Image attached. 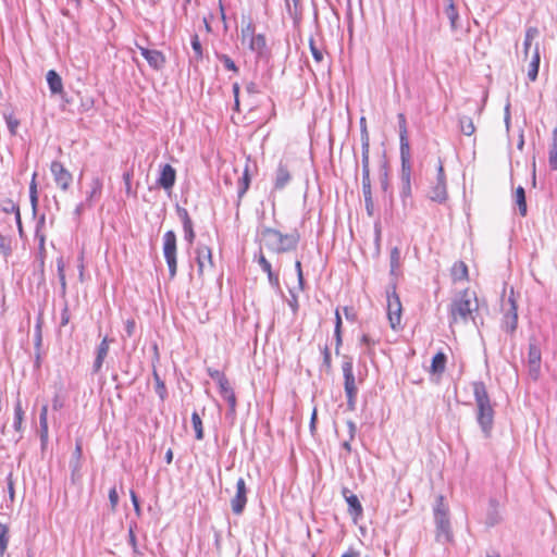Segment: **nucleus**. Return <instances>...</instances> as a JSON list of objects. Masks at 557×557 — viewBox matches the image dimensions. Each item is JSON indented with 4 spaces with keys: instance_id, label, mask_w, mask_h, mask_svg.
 Segmentation results:
<instances>
[{
    "instance_id": "6e6d98bb",
    "label": "nucleus",
    "mask_w": 557,
    "mask_h": 557,
    "mask_svg": "<svg viewBox=\"0 0 557 557\" xmlns=\"http://www.w3.org/2000/svg\"><path fill=\"white\" fill-rule=\"evenodd\" d=\"M10 210L15 213V220H16L18 230L22 231V222H21V214H20L18 207L15 206V203L10 202V207H7L5 211H10Z\"/></svg>"
},
{
    "instance_id": "5fc2aeb1",
    "label": "nucleus",
    "mask_w": 557,
    "mask_h": 557,
    "mask_svg": "<svg viewBox=\"0 0 557 557\" xmlns=\"http://www.w3.org/2000/svg\"><path fill=\"white\" fill-rule=\"evenodd\" d=\"M400 197L404 202L411 197V183H401Z\"/></svg>"
},
{
    "instance_id": "ddd939ff",
    "label": "nucleus",
    "mask_w": 557,
    "mask_h": 557,
    "mask_svg": "<svg viewBox=\"0 0 557 557\" xmlns=\"http://www.w3.org/2000/svg\"><path fill=\"white\" fill-rule=\"evenodd\" d=\"M137 48L140 51V54L147 60L148 64L157 71H160L165 65V57L164 54L154 49H148L137 45Z\"/></svg>"
},
{
    "instance_id": "f03ea898",
    "label": "nucleus",
    "mask_w": 557,
    "mask_h": 557,
    "mask_svg": "<svg viewBox=\"0 0 557 557\" xmlns=\"http://www.w3.org/2000/svg\"><path fill=\"white\" fill-rule=\"evenodd\" d=\"M473 395L476 404V421L485 436L490 435L494 422V409L483 382L472 384Z\"/></svg>"
},
{
    "instance_id": "37998d69",
    "label": "nucleus",
    "mask_w": 557,
    "mask_h": 557,
    "mask_svg": "<svg viewBox=\"0 0 557 557\" xmlns=\"http://www.w3.org/2000/svg\"><path fill=\"white\" fill-rule=\"evenodd\" d=\"M190 45L194 50V59L199 61L202 59V47L197 34H194L190 38Z\"/></svg>"
},
{
    "instance_id": "09e8293b",
    "label": "nucleus",
    "mask_w": 557,
    "mask_h": 557,
    "mask_svg": "<svg viewBox=\"0 0 557 557\" xmlns=\"http://www.w3.org/2000/svg\"><path fill=\"white\" fill-rule=\"evenodd\" d=\"M4 117H5V123H7V126L10 131V133L12 135H15L16 128L20 125V121L16 117H14L12 114H8Z\"/></svg>"
},
{
    "instance_id": "9b49d317",
    "label": "nucleus",
    "mask_w": 557,
    "mask_h": 557,
    "mask_svg": "<svg viewBox=\"0 0 557 557\" xmlns=\"http://www.w3.org/2000/svg\"><path fill=\"white\" fill-rule=\"evenodd\" d=\"M247 493L248 488L246 486V482L244 478H239L236 482V492L235 495L231 498V508L232 512L236 516H240L247 505Z\"/></svg>"
},
{
    "instance_id": "393cba45",
    "label": "nucleus",
    "mask_w": 557,
    "mask_h": 557,
    "mask_svg": "<svg viewBox=\"0 0 557 557\" xmlns=\"http://www.w3.org/2000/svg\"><path fill=\"white\" fill-rule=\"evenodd\" d=\"M258 263L262 271L267 273L270 285L275 289H280L278 274L272 271L271 263L267 260L262 252H260L258 256Z\"/></svg>"
},
{
    "instance_id": "b1692460",
    "label": "nucleus",
    "mask_w": 557,
    "mask_h": 557,
    "mask_svg": "<svg viewBox=\"0 0 557 557\" xmlns=\"http://www.w3.org/2000/svg\"><path fill=\"white\" fill-rule=\"evenodd\" d=\"M508 302L510 305V308L508 309V312L504 317L503 326L507 332L512 333L517 327L518 313L516 301L512 298H509Z\"/></svg>"
},
{
    "instance_id": "a18cd8bd",
    "label": "nucleus",
    "mask_w": 557,
    "mask_h": 557,
    "mask_svg": "<svg viewBox=\"0 0 557 557\" xmlns=\"http://www.w3.org/2000/svg\"><path fill=\"white\" fill-rule=\"evenodd\" d=\"M218 60L223 63L224 67L227 71H232L234 73L238 72V67L235 62L227 54H218Z\"/></svg>"
},
{
    "instance_id": "72a5a7b5",
    "label": "nucleus",
    "mask_w": 557,
    "mask_h": 557,
    "mask_svg": "<svg viewBox=\"0 0 557 557\" xmlns=\"http://www.w3.org/2000/svg\"><path fill=\"white\" fill-rule=\"evenodd\" d=\"M451 277L454 281H462L468 277V268L462 261H458L453 265Z\"/></svg>"
},
{
    "instance_id": "0e129e2a",
    "label": "nucleus",
    "mask_w": 557,
    "mask_h": 557,
    "mask_svg": "<svg viewBox=\"0 0 557 557\" xmlns=\"http://www.w3.org/2000/svg\"><path fill=\"white\" fill-rule=\"evenodd\" d=\"M70 322V312L67 307H64L61 312V326L67 325Z\"/></svg>"
},
{
    "instance_id": "c03bdc74",
    "label": "nucleus",
    "mask_w": 557,
    "mask_h": 557,
    "mask_svg": "<svg viewBox=\"0 0 557 557\" xmlns=\"http://www.w3.org/2000/svg\"><path fill=\"white\" fill-rule=\"evenodd\" d=\"M153 377H154V382H156V393L158 394V396L160 397L161 400H164L168 395L165 384L160 379L157 371H153Z\"/></svg>"
},
{
    "instance_id": "aec40b11",
    "label": "nucleus",
    "mask_w": 557,
    "mask_h": 557,
    "mask_svg": "<svg viewBox=\"0 0 557 557\" xmlns=\"http://www.w3.org/2000/svg\"><path fill=\"white\" fill-rule=\"evenodd\" d=\"M292 181V175L288 170V166L283 162L278 163V166L275 171L274 177V189L282 190L287 186V184Z\"/></svg>"
},
{
    "instance_id": "4be33fe9",
    "label": "nucleus",
    "mask_w": 557,
    "mask_h": 557,
    "mask_svg": "<svg viewBox=\"0 0 557 557\" xmlns=\"http://www.w3.org/2000/svg\"><path fill=\"white\" fill-rule=\"evenodd\" d=\"M401 170L400 183H411V152L410 149L400 150Z\"/></svg>"
},
{
    "instance_id": "4c0bfd02",
    "label": "nucleus",
    "mask_w": 557,
    "mask_h": 557,
    "mask_svg": "<svg viewBox=\"0 0 557 557\" xmlns=\"http://www.w3.org/2000/svg\"><path fill=\"white\" fill-rule=\"evenodd\" d=\"M23 420H24V410L22 409L21 403L17 401L14 406L13 428L18 433H22Z\"/></svg>"
},
{
    "instance_id": "c9c22d12",
    "label": "nucleus",
    "mask_w": 557,
    "mask_h": 557,
    "mask_svg": "<svg viewBox=\"0 0 557 557\" xmlns=\"http://www.w3.org/2000/svg\"><path fill=\"white\" fill-rule=\"evenodd\" d=\"M459 126H460V131L466 136H471L475 132V126H474L473 120L469 116H466V115L460 116L459 117Z\"/></svg>"
},
{
    "instance_id": "f3484780",
    "label": "nucleus",
    "mask_w": 557,
    "mask_h": 557,
    "mask_svg": "<svg viewBox=\"0 0 557 557\" xmlns=\"http://www.w3.org/2000/svg\"><path fill=\"white\" fill-rule=\"evenodd\" d=\"M177 214L182 221L183 230H184V239L191 245L195 240V232L193 227V221L184 208H177Z\"/></svg>"
},
{
    "instance_id": "603ef678",
    "label": "nucleus",
    "mask_w": 557,
    "mask_h": 557,
    "mask_svg": "<svg viewBox=\"0 0 557 557\" xmlns=\"http://www.w3.org/2000/svg\"><path fill=\"white\" fill-rule=\"evenodd\" d=\"M296 272H297V278H298V288L299 290H304L305 288V278L304 273L301 269V262L299 260L295 263Z\"/></svg>"
},
{
    "instance_id": "4468645a",
    "label": "nucleus",
    "mask_w": 557,
    "mask_h": 557,
    "mask_svg": "<svg viewBox=\"0 0 557 557\" xmlns=\"http://www.w3.org/2000/svg\"><path fill=\"white\" fill-rule=\"evenodd\" d=\"M197 253V264H198V273L200 275L203 274L206 270L213 269V260H212V251L211 249L206 245H198L196 249Z\"/></svg>"
},
{
    "instance_id": "6ab92c4d",
    "label": "nucleus",
    "mask_w": 557,
    "mask_h": 557,
    "mask_svg": "<svg viewBox=\"0 0 557 557\" xmlns=\"http://www.w3.org/2000/svg\"><path fill=\"white\" fill-rule=\"evenodd\" d=\"M176 180V172L174 168L170 164H164L161 168L160 176L158 178V184L164 189H171Z\"/></svg>"
},
{
    "instance_id": "a19ab883",
    "label": "nucleus",
    "mask_w": 557,
    "mask_h": 557,
    "mask_svg": "<svg viewBox=\"0 0 557 557\" xmlns=\"http://www.w3.org/2000/svg\"><path fill=\"white\" fill-rule=\"evenodd\" d=\"M191 423H193V428L195 430L196 438L198 441H201L205 436L202 421H201L200 416L196 411H194L191 414Z\"/></svg>"
},
{
    "instance_id": "bb28decb",
    "label": "nucleus",
    "mask_w": 557,
    "mask_h": 557,
    "mask_svg": "<svg viewBox=\"0 0 557 557\" xmlns=\"http://www.w3.org/2000/svg\"><path fill=\"white\" fill-rule=\"evenodd\" d=\"M444 12L450 23L451 32H457L460 28V17L455 7L454 0H447V5Z\"/></svg>"
},
{
    "instance_id": "c85d7f7f",
    "label": "nucleus",
    "mask_w": 557,
    "mask_h": 557,
    "mask_svg": "<svg viewBox=\"0 0 557 557\" xmlns=\"http://www.w3.org/2000/svg\"><path fill=\"white\" fill-rule=\"evenodd\" d=\"M539 35H540V30L537 27L530 26L527 28L524 40H523V58H524V60L528 59L532 42L539 37Z\"/></svg>"
},
{
    "instance_id": "f8f14e48",
    "label": "nucleus",
    "mask_w": 557,
    "mask_h": 557,
    "mask_svg": "<svg viewBox=\"0 0 557 557\" xmlns=\"http://www.w3.org/2000/svg\"><path fill=\"white\" fill-rule=\"evenodd\" d=\"M528 371L530 377L536 381L541 374V349L540 347L531 342L529 344L528 351Z\"/></svg>"
},
{
    "instance_id": "338daca9",
    "label": "nucleus",
    "mask_w": 557,
    "mask_h": 557,
    "mask_svg": "<svg viewBox=\"0 0 557 557\" xmlns=\"http://www.w3.org/2000/svg\"><path fill=\"white\" fill-rule=\"evenodd\" d=\"M131 499H132V503H133L136 513L139 516L140 515V505H139L137 495L135 494L134 491H131Z\"/></svg>"
},
{
    "instance_id": "6e6552de",
    "label": "nucleus",
    "mask_w": 557,
    "mask_h": 557,
    "mask_svg": "<svg viewBox=\"0 0 557 557\" xmlns=\"http://www.w3.org/2000/svg\"><path fill=\"white\" fill-rule=\"evenodd\" d=\"M428 196L432 201L438 203H443L447 200L446 177L441 159H438L436 181L435 183H432Z\"/></svg>"
},
{
    "instance_id": "a878e982",
    "label": "nucleus",
    "mask_w": 557,
    "mask_h": 557,
    "mask_svg": "<svg viewBox=\"0 0 557 557\" xmlns=\"http://www.w3.org/2000/svg\"><path fill=\"white\" fill-rule=\"evenodd\" d=\"M46 79L51 94L61 95L63 92L62 78L54 70H50L47 72Z\"/></svg>"
},
{
    "instance_id": "58836bf2",
    "label": "nucleus",
    "mask_w": 557,
    "mask_h": 557,
    "mask_svg": "<svg viewBox=\"0 0 557 557\" xmlns=\"http://www.w3.org/2000/svg\"><path fill=\"white\" fill-rule=\"evenodd\" d=\"M37 173L35 172L32 177V182L29 184V200L32 203V208L34 212L37 209L38 206V190H37V183H36Z\"/></svg>"
},
{
    "instance_id": "39448f33",
    "label": "nucleus",
    "mask_w": 557,
    "mask_h": 557,
    "mask_svg": "<svg viewBox=\"0 0 557 557\" xmlns=\"http://www.w3.org/2000/svg\"><path fill=\"white\" fill-rule=\"evenodd\" d=\"M242 42L257 55V59H267L270 54L264 35L255 34V25L248 22L240 30Z\"/></svg>"
},
{
    "instance_id": "680f3d73",
    "label": "nucleus",
    "mask_w": 557,
    "mask_h": 557,
    "mask_svg": "<svg viewBox=\"0 0 557 557\" xmlns=\"http://www.w3.org/2000/svg\"><path fill=\"white\" fill-rule=\"evenodd\" d=\"M48 423V406L44 405L40 409L39 424Z\"/></svg>"
},
{
    "instance_id": "dca6fc26",
    "label": "nucleus",
    "mask_w": 557,
    "mask_h": 557,
    "mask_svg": "<svg viewBox=\"0 0 557 557\" xmlns=\"http://www.w3.org/2000/svg\"><path fill=\"white\" fill-rule=\"evenodd\" d=\"M219 392L221 397L228 404V411L226 416L234 418L236 413V396L232 386L230 385V382L227 381L225 384L219 386Z\"/></svg>"
},
{
    "instance_id": "2eb2a0df",
    "label": "nucleus",
    "mask_w": 557,
    "mask_h": 557,
    "mask_svg": "<svg viewBox=\"0 0 557 557\" xmlns=\"http://www.w3.org/2000/svg\"><path fill=\"white\" fill-rule=\"evenodd\" d=\"M113 339H109L107 336H104L101 341V343L96 348V357L92 363V372L99 373L102 369L103 361L107 358L109 354V347L110 343H112Z\"/></svg>"
},
{
    "instance_id": "1a4fd4ad",
    "label": "nucleus",
    "mask_w": 557,
    "mask_h": 557,
    "mask_svg": "<svg viewBox=\"0 0 557 557\" xmlns=\"http://www.w3.org/2000/svg\"><path fill=\"white\" fill-rule=\"evenodd\" d=\"M403 306L400 298L395 290H387V318L393 330H397L401 323Z\"/></svg>"
},
{
    "instance_id": "69168bd1",
    "label": "nucleus",
    "mask_w": 557,
    "mask_h": 557,
    "mask_svg": "<svg viewBox=\"0 0 557 557\" xmlns=\"http://www.w3.org/2000/svg\"><path fill=\"white\" fill-rule=\"evenodd\" d=\"M370 174L369 154L362 153V174Z\"/></svg>"
},
{
    "instance_id": "79ce46f5",
    "label": "nucleus",
    "mask_w": 557,
    "mask_h": 557,
    "mask_svg": "<svg viewBox=\"0 0 557 557\" xmlns=\"http://www.w3.org/2000/svg\"><path fill=\"white\" fill-rule=\"evenodd\" d=\"M8 527L0 522V557L4 556L5 549L8 547L9 537H8Z\"/></svg>"
},
{
    "instance_id": "5701e85b",
    "label": "nucleus",
    "mask_w": 557,
    "mask_h": 557,
    "mask_svg": "<svg viewBox=\"0 0 557 557\" xmlns=\"http://www.w3.org/2000/svg\"><path fill=\"white\" fill-rule=\"evenodd\" d=\"M500 521H502V515H500V510H499V502L496 498H491L488 502L485 524L487 527H495Z\"/></svg>"
},
{
    "instance_id": "e2e57ef3",
    "label": "nucleus",
    "mask_w": 557,
    "mask_h": 557,
    "mask_svg": "<svg viewBox=\"0 0 557 557\" xmlns=\"http://www.w3.org/2000/svg\"><path fill=\"white\" fill-rule=\"evenodd\" d=\"M360 343L364 346H367L368 349H370L372 346H374L375 342L373 338H371L369 335L363 334L360 338Z\"/></svg>"
},
{
    "instance_id": "423d86ee",
    "label": "nucleus",
    "mask_w": 557,
    "mask_h": 557,
    "mask_svg": "<svg viewBox=\"0 0 557 557\" xmlns=\"http://www.w3.org/2000/svg\"><path fill=\"white\" fill-rule=\"evenodd\" d=\"M342 371L344 376V389L347 397V407L350 410H355L358 395V386L356 376L354 374V363L351 357H343Z\"/></svg>"
},
{
    "instance_id": "13d9d810",
    "label": "nucleus",
    "mask_w": 557,
    "mask_h": 557,
    "mask_svg": "<svg viewBox=\"0 0 557 557\" xmlns=\"http://www.w3.org/2000/svg\"><path fill=\"white\" fill-rule=\"evenodd\" d=\"M135 327H136V324H135V321L133 319L126 320V322H125V333H126V336H128V337L133 336V334L135 332Z\"/></svg>"
},
{
    "instance_id": "4d7b16f0",
    "label": "nucleus",
    "mask_w": 557,
    "mask_h": 557,
    "mask_svg": "<svg viewBox=\"0 0 557 557\" xmlns=\"http://www.w3.org/2000/svg\"><path fill=\"white\" fill-rule=\"evenodd\" d=\"M322 355H323V366L326 367L327 370L331 369V352L327 346H324L322 348Z\"/></svg>"
},
{
    "instance_id": "e433bc0d",
    "label": "nucleus",
    "mask_w": 557,
    "mask_h": 557,
    "mask_svg": "<svg viewBox=\"0 0 557 557\" xmlns=\"http://www.w3.org/2000/svg\"><path fill=\"white\" fill-rule=\"evenodd\" d=\"M309 47L314 61L317 63L322 62L324 59L323 47L321 45H318L313 37L309 39Z\"/></svg>"
},
{
    "instance_id": "bf43d9fd",
    "label": "nucleus",
    "mask_w": 557,
    "mask_h": 557,
    "mask_svg": "<svg viewBox=\"0 0 557 557\" xmlns=\"http://www.w3.org/2000/svg\"><path fill=\"white\" fill-rule=\"evenodd\" d=\"M40 425V441L41 445L45 446L48 442V423L39 424Z\"/></svg>"
},
{
    "instance_id": "864d4df0",
    "label": "nucleus",
    "mask_w": 557,
    "mask_h": 557,
    "mask_svg": "<svg viewBox=\"0 0 557 557\" xmlns=\"http://www.w3.org/2000/svg\"><path fill=\"white\" fill-rule=\"evenodd\" d=\"M109 502H110L112 510H115V508H116V506L119 504V494H117V491H116L115 486H113L109 491Z\"/></svg>"
},
{
    "instance_id": "412c9836",
    "label": "nucleus",
    "mask_w": 557,
    "mask_h": 557,
    "mask_svg": "<svg viewBox=\"0 0 557 557\" xmlns=\"http://www.w3.org/2000/svg\"><path fill=\"white\" fill-rule=\"evenodd\" d=\"M103 187V181L99 176H94L91 178L89 190L87 191L86 196V203L87 206L91 207L92 203L100 199L101 193Z\"/></svg>"
},
{
    "instance_id": "a211bd4d",
    "label": "nucleus",
    "mask_w": 557,
    "mask_h": 557,
    "mask_svg": "<svg viewBox=\"0 0 557 557\" xmlns=\"http://www.w3.org/2000/svg\"><path fill=\"white\" fill-rule=\"evenodd\" d=\"M342 494L348 504V512L350 516H352L355 519L359 518L363 511L359 498L355 494H351L347 487L343 488Z\"/></svg>"
},
{
    "instance_id": "49530a36",
    "label": "nucleus",
    "mask_w": 557,
    "mask_h": 557,
    "mask_svg": "<svg viewBox=\"0 0 557 557\" xmlns=\"http://www.w3.org/2000/svg\"><path fill=\"white\" fill-rule=\"evenodd\" d=\"M135 527H136V524L134 523V524H131L128 528V543L133 548V553L135 555H140V552H139L138 545H137L136 535L134 532Z\"/></svg>"
},
{
    "instance_id": "2f4dec72",
    "label": "nucleus",
    "mask_w": 557,
    "mask_h": 557,
    "mask_svg": "<svg viewBox=\"0 0 557 557\" xmlns=\"http://www.w3.org/2000/svg\"><path fill=\"white\" fill-rule=\"evenodd\" d=\"M548 163L552 170L557 171V127L553 131V140L548 149Z\"/></svg>"
},
{
    "instance_id": "ea45409f",
    "label": "nucleus",
    "mask_w": 557,
    "mask_h": 557,
    "mask_svg": "<svg viewBox=\"0 0 557 557\" xmlns=\"http://www.w3.org/2000/svg\"><path fill=\"white\" fill-rule=\"evenodd\" d=\"M285 5L288 14L294 20H297L300 16V0H285Z\"/></svg>"
},
{
    "instance_id": "0eeeda50",
    "label": "nucleus",
    "mask_w": 557,
    "mask_h": 557,
    "mask_svg": "<svg viewBox=\"0 0 557 557\" xmlns=\"http://www.w3.org/2000/svg\"><path fill=\"white\" fill-rule=\"evenodd\" d=\"M176 253V235L173 231H168L163 235V256L166 261L171 278L175 277L177 271Z\"/></svg>"
},
{
    "instance_id": "c756f323",
    "label": "nucleus",
    "mask_w": 557,
    "mask_h": 557,
    "mask_svg": "<svg viewBox=\"0 0 557 557\" xmlns=\"http://www.w3.org/2000/svg\"><path fill=\"white\" fill-rule=\"evenodd\" d=\"M446 355L442 351H438L432 359L430 372L432 374H442L446 368Z\"/></svg>"
},
{
    "instance_id": "052dcab7",
    "label": "nucleus",
    "mask_w": 557,
    "mask_h": 557,
    "mask_svg": "<svg viewBox=\"0 0 557 557\" xmlns=\"http://www.w3.org/2000/svg\"><path fill=\"white\" fill-rule=\"evenodd\" d=\"M347 428H348V437H349V441H354L355 436H356V432H357V426L355 424V422L352 421H347Z\"/></svg>"
},
{
    "instance_id": "8fccbe9b",
    "label": "nucleus",
    "mask_w": 557,
    "mask_h": 557,
    "mask_svg": "<svg viewBox=\"0 0 557 557\" xmlns=\"http://www.w3.org/2000/svg\"><path fill=\"white\" fill-rule=\"evenodd\" d=\"M362 193L363 196H372L370 174H362Z\"/></svg>"
},
{
    "instance_id": "20e7f679",
    "label": "nucleus",
    "mask_w": 557,
    "mask_h": 557,
    "mask_svg": "<svg viewBox=\"0 0 557 557\" xmlns=\"http://www.w3.org/2000/svg\"><path fill=\"white\" fill-rule=\"evenodd\" d=\"M433 513L436 525V541L443 544L450 542L453 540V532L448 516V507L444 503V497L442 495L436 498Z\"/></svg>"
},
{
    "instance_id": "3c124183",
    "label": "nucleus",
    "mask_w": 557,
    "mask_h": 557,
    "mask_svg": "<svg viewBox=\"0 0 557 557\" xmlns=\"http://www.w3.org/2000/svg\"><path fill=\"white\" fill-rule=\"evenodd\" d=\"M249 182H250V178L248 176V172L247 170L245 171L243 177L240 178V188L238 189V197H243V195L247 191L248 187H249Z\"/></svg>"
},
{
    "instance_id": "7c9ffc66",
    "label": "nucleus",
    "mask_w": 557,
    "mask_h": 557,
    "mask_svg": "<svg viewBox=\"0 0 557 557\" xmlns=\"http://www.w3.org/2000/svg\"><path fill=\"white\" fill-rule=\"evenodd\" d=\"M398 124H399V140H400V150L410 149L409 140H408V132H407V123L405 114H398Z\"/></svg>"
},
{
    "instance_id": "7ed1b4c3",
    "label": "nucleus",
    "mask_w": 557,
    "mask_h": 557,
    "mask_svg": "<svg viewBox=\"0 0 557 557\" xmlns=\"http://www.w3.org/2000/svg\"><path fill=\"white\" fill-rule=\"evenodd\" d=\"M260 238L268 249L278 253L296 249L299 243V234L296 231L283 234L271 227H263L260 232Z\"/></svg>"
},
{
    "instance_id": "9d476101",
    "label": "nucleus",
    "mask_w": 557,
    "mask_h": 557,
    "mask_svg": "<svg viewBox=\"0 0 557 557\" xmlns=\"http://www.w3.org/2000/svg\"><path fill=\"white\" fill-rule=\"evenodd\" d=\"M50 172L55 185L63 191L69 190L73 183V175L60 161L51 162Z\"/></svg>"
},
{
    "instance_id": "f257e3e1",
    "label": "nucleus",
    "mask_w": 557,
    "mask_h": 557,
    "mask_svg": "<svg viewBox=\"0 0 557 557\" xmlns=\"http://www.w3.org/2000/svg\"><path fill=\"white\" fill-rule=\"evenodd\" d=\"M478 310V299L473 292L465 289L458 293L449 306V324H466L469 320H475L473 312Z\"/></svg>"
},
{
    "instance_id": "774afa93",
    "label": "nucleus",
    "mask_w": 557,
    "mask_h": 557,
    "mask_svg": "<svg viewBox=\"0 0 557 557\" xmlns=\"http://www.w3.org/2000/svg\"><path fill=\"white\" fill-rule=\"evenodd\" d=\"M363 197H364V203H366L367 212H368L369 215H372V213H373L372 196H363Z\"/></svg>"
},
{
    "instance_id": "cd10ccee",
    "label": "nucleus",
    "mask_w": 557,
    "mask_h": 557,
    "mask_svg": "<svg viewBox=\"0 0 557 557\" xmlns=\"http://www.w3.org/2000/svg\"><path fill=\"white\" fill-rule=\"evenodd\" d=\"M541 55H540V47L539 44L535 45L532 58L528 69V77L531 82H534L537 78L539 69H540Z\"/></svg>"
},
{
    "instance_id": "473e14b6",
    "label": "nucleus",
    "mask_w": 557,
    "mask_h": 557,
    "mask_svg": "<svg viewBox=\"0 0 557 557\" xmlns=\"http://www.w3.org/2000/svg\"><path fill=\"white\" fill-rule=\"evenodd\" d=\"M515 202L518 206L519 213L524 216L527 214V201H525V191L522 186L517 187L513 194Z\"/></svg>"
},
{
    "instance_id": "f704fd0d",
    "label": "nucleus",
    "mask_w": 557,
    "mask_h": 557,
    "mask_svg": "<svg viewBox=\"0 0 557 557\" xmlns=\"http://www.w3.org/2000/svg\"><path fill=\"white\" fill-rule=\"evenodd\" d=\"M400 259H401L400 249L398 247L392 248L391 256H389L391 274L392 275H397L398 270L400 268Z\"/></svg>"
},
{
    "instance_id": "de8ad7c7",
    "label": "nucleus",
    "mask_w": 557,
    "mask_h": 557,
    "mask_svg": "<svg viewBox=\"0 0 557 557\" xmlns=\"http://www.w3.org/2000/svg\"><path fill=\"white\" fill-rule=\"evenodd\" d=\"M208 374L212 380L216 381L219 386L225 384L228 381L224 373L219 370L208 369Z\"/></svg>"
}]
</instances>
